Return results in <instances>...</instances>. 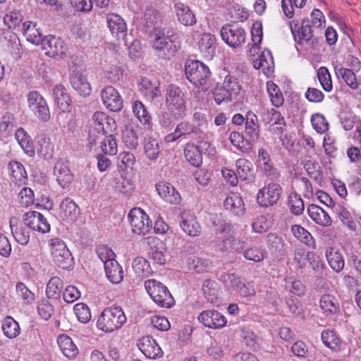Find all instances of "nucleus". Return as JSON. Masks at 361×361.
<instances>
[{
    "mask_svg": "<svg viewBox=\"0 0 361 361\" xmlns=\"http://www.w3.org/2000/svg\"><path fill=\"white\" fill-rule=\"evenodd\" d=\"M311 123L313 128L318 133L323 134L329 130V123L323 114L319 113L313 114Z\"/></svg>",
    "mask_w": 361,
    "mask_h": 361,
    "instance_id": "69168bd1",
    "label": "nucleus"
},
{
    "mask_svg": "<svg viewBox=\"0 0 361 361\" xmlns=\"http://www.w3.org/2000/svg\"><path fill=\"white\" fill-rule=\"evenodd\" d=\"M105 273L107 279L112 283H119L123 278L122 267L116 261H109L104 266Z\"/></svg>",
    "mask_w": 361,
    "mask_h": 361,
    "instance_id": "58836bf2",
    "label": "nucleus"
},
{
    "mask_svg": "<svg viewBox=\"0 0 361 361\" xmlns=\"http://www.w3.org/2000/svg\"><path fill=\"white\" fill-rule=\"evenodd\" d=\"M53 96L55 104L62 111H69L71 99L63 85H56L54 86Z\"/></svg>",
    "mask_w": 361,
    "mask_h": 361,
    "instance_id": "f704fd0d",
    "label": "nucleus"
},
{
    "mask_svg": "<svg viewBox=\"0 0 361 361\" xmlns=\"http://www.w3.org/2000/svg\"><path fill=\"white\" fill-rule=\"evenodd\" d=\"M335 71L336 75L341 77L350 89L358 90V80L352 70L341 67L336 68Z\"/></svg>",
    "mask_w": 361,
    "mask_h": 361,
    "instance_id": "49530a36",
    "label": "nucleus"
},
{
    "mask_svg": "<svg viewBox=\"0 0 361 361\" xmlns=\"http://www.w3.org/2000/svg\"><path fill=\"white\" fill-rule=\"evenodd\" d=\"M317 78L324 91L329 92L332 90L331 77L327 68L324 66L320 67L317 71Z\"/></svg>",
    "mask_w": 361,
    "mask_h": 361,
    "instance_id": "0e129e2a",
    "label": "nucleus"
},
{
    "mask_svg": "<svg viewBox=\"0 0 361 361\" xmlns=\"http://www.w3.org/2000/svg\"><path fill=\"white\" fill-rule=\"evenodd\" d=\"M289 26L296 44L306 46L307 48L314 47L317 44V31L310 25L307 20H302L300 25L294 21H290Z\"/></svg>",
    "mask_w": 361,
    "mask_h": 361,
    "instance_id": "7ed1b4c3",
    "label": "nucleus"
},
{
    "mask_svg": "<svg viewBox=\"0 0 361 361\" xmlns=\"http://www.w3.org/2000/svg\"><path fill=\"white\" fill-rule=\"evenodd\" d=\"M10 228L12 235L16 241L21 245H26L30 241V232L28 226L23 223L13 224L12 221H10Z\"/></svg>",
    "mask_w": 361,
    "mask_h": 361,
    "instance_id": "473e14b6",
    "label": "nucleus"
},
{
    "mask_svg": "<svg viewBox=\"0 0 361 361\" xmlns=\"http://www.w3.org/2000/svg\"><path fill=\"white\" fill-rule=\"evenodd\" d=\"M165 103L174 119L181 116L185 110V94L177 85L168 86L165 93Z\"/></svg>",
    "mask_w": 361,
    "mask_h": 361,
    "instance_id": "39448f33",
    "label": "nucleus"
},
{
    "mask_svg": "<svg viewBox=\"0 0 361 361\" xmlns=\"http://www.w3.org/2000/svg\"><path fill=\"white\" fill-rule=\"evenodd\" d=\"M102 151L108 155H115L118 152L116 138L112 135L105 136L100 143Z\"/></svg>",
    "mask_w": 361,
    "mask_h": 361,
    "instance_id": "052dcab7",
    "label": "nucleus"
},
{
    "mask_svg": "<svg viewBox=\"0 0 361 361\" xmlns=\"http://www.w3.org/2000/svg\"><path fill=\"white\" fill-rule=\"evenodd\" d=\"M122 141L125 146L130 149H136L138 145V136L135 130L131 128H126L122 131Z\"/></svg>",
    "mask_w": 361,
    "mask_h": 361,
    "instance_id": "6e6d98bb",
    "label": "nucleus"
},
{
    "mask_svg": "<svg viewBox=\"0 0 361 361\" xmlns=\"http://www.w3.org/2000/svg\"><path fill=\"white\" fill-rule=\"evenodd\" d=\"M40 44L47 56L56 59L63 58L68 51L65 42L61 38L54 36L44 37Z\"/></svg>",
    "mask_w": 361,
    "mask_h": 361,
    "instance_id": "f8f14e48",
    "label": "nucleus"
},
{
    "mask_svg": "<svg viewBox=\"0 0 361 361\" xmlns=\"http://www.w3.org/2000/svg\"><path fill=\"white\" fill-rule=\"evenodd\" d=\"M307 213L310 219L317 224L328 227L331 225V219L322 207L312 204L307 207Z\"/></svg>",
    "mask_w": 361,
    "mask_h": 361,
    "instance_id": "cd10ccee",
    "label": "nucleus"
},
{
    "mask_svg": "<svg viewBox=\"0 0 361 361\" xmlns=\"http://www.w3.org/2000/svg\"><path fill=\"white\" fill-rule=\"evenodd\" d=\"M176 16L178 22L185 26H192L196 22V17L191 8L182 2H176L174 5Z\"/></svg>",
    "mask_w": 361,
    "mask_h": 361,
    "instance_id": "b1692460",
    "label": "nucleus"
},
{
    "mask_svg": "<svg viewBox=\"0 0 361 361\" xmlns=\"http://www.w3.org/2000/svg\"><path fill=\"white\" fill-rule=\"evenodd\" d=\"M2 330L6 337L14 338L19 335L20 329L16 321L11 317H7L3 322Z\"/></svg>",
    "mask_w": 361,
    "mask_h": 361,
    "instance_id": "603ef678",
    "label": "nucleus"
},
{
    "mask_svg": "<svg viewBox=\"0 0 361 361\" xmlns=\"http://www.w3.org/2000/svg\"><path fill=\"white\" fill-rule=\"evenodd\" d=\"M23 19V16L20 11H13L4 16V22L9 28H16L20 27Z\"/></svg>",
    "mask_w": 361,
    "mask_h": 361,
    "instance_id": "774afa93",
    "label": "nucleus"
},
{
    "mask_svg": "<svg viewBox=\"0 0 361 361\" xmlns=\"http://www.w3.org/2000/svg\"><path fill=\"white\" fill-rule=\"evenodd\" d=\"M143 149L146 157L151 161L156 160L161 152L158 140L152 136H147L145 138Z\"/></svg>",
    "mask_w": 361,
    "mask_h": 361,
    "instance_id": "a19ab883",
    "label": "nucleus"
},
{
    "mask_svg": "<svg viewBox=\"0 0 361 361\" xmlns=\"http://www.w3.org/2000/svg\"><path fill=\"white\" fill-rule=\"evenodd\" d=\"M155 187L159 197L166 202L178 204L181 202L180 195L171 183L161 181L157 183Z\"/></svg>",
    "mask_w": 361,
    "mask_h": 361,
    "instance_id": "a211bd4d",
    "label": "nucleus"
},
{
    "mask_svg": "<svg viewBox=\"0 0 361 361\" xmlns=\"http://www.w3.org/2000/svg\"><path fill=\"white\" fill-rule=\"evenodd\" d=\"M117 165L120 171L131 169L135 163V157L130 152H121L117 158Z\"/></svg>",
    "mask_w": 361,
    "mask_h": 361,
    "instance_id": "bf43d9fd",
    "label": "nucleus"
},
{
    "mask_svg": "<svg viewBox=\"0 0 361 361\" xmlns=\"http://www.w3.org/2000/svg\"><path fill=\"white\" fill-rule=\"evenodd\" d=\"M288 205L290 209L295 215L301 214L305 209L304 202L302 198L297 193H292L288 197Z\"/></svg>",
    "mask_w": 361,
    "mask_h": 361,
    "instance_id": "338daca9",
    "label": "nucleus"
},
{
    "mask_svg": "<svg viewBox=\"0 0 361 361\" xmlns=\"http://www.w3.org/2000/svg\"><path fill=\"white\" fill-rule=\"evenodd\" d=\"M171 31L166 28L156 27L149 36L152 49L164 56L173 55L178 49L173 41Z\"/></svg>",
    "mask_w": 361,
    "mask_h": 361,
    "instance_id": "f03ea898",
    "label": "nucleus"
},
{
    "mask_svg": "<svg viewBox=\"0 0 361 361\" xmlns=\"http://www.w3.org/2000/svg\"><path fill=\"white\" fill-rule=\"evenodd\" d=\"M267 90L272 104L276 107L282 106L284 98L279 87L273 82L269 81L267 83Z\"/></svg>",
    "mask_w": 361,
    "mask_h": 361,
    "instance_id": "864d4df0",
    "label": "nucleus"
},
{
    "mask_svg": "<svg viewBox=\"0 0 361 361\" xmlns=\"http://www.w3.org/2000/svg\"><path fill=\"white\" fill-rule=\"evenodd\" d=\"M63 288V281L57 276L52 277L47 285L46 294L49 298L57 299L60 297Z\"/></svg>",
    "mask_w": 361,
    "mask_h": 361,
    "instance_id": "de8ad7c7",
    "label": "nucleus"
},
{
    "mask_svg": "<svg viewBox=\"0 0 361 361\" xmlns=\"http://www.w3.org/2000/svg\"><path fill=\"white\" fill-rule=\"evenodd\" d=\"M51 256L54 262L63 269L68 268L72 262V257L65 243L60 238L49 240Z\"/></svg>",
    "mask_w": 361,
    "mask_h": 361,
    "instance_id": "1a4fd4ad",
    "label": "nucleus"
},
{
    "mask_svg": "<svg viewBox=\"0 0 361 361\" xmlns=\"http://www.w3.org/2000/svg\"><path fill=\"white\" fill-rule=\"evenodd\" d=\"M213 97L215 102L219 105L224 102H231L236 98L225 87L220 85H217L214 87Z\"/></svg>",
    "mask_w": 361,
    "mask_h": 361,
    "instance_id": "13d9d810",
    "label": "nucleus"
},
{
    "mask_svg": "<svg viewBox=\"0 0 361 361\" xmlns=\"http://www.w3.org/2000/svg\"><path fill=\"white\" fill-rule=\"evenodd\" d=\"M22 32L27 40L35 44H39L42 40V35L37 28V24L31 21L23 23Z\"/></svg>",
    "mask_w": 361,
    "mask_h": 361,
    "instance_id": "e433bc0d",
    "label": "nucleus"
},
{
    "mask_svg": "<svg viewBox=\"0 0 361 361\" xmlns=\"http://www.w3.org/2000/svg\"><path fill=\"white\" fill-rule=\"evenodd\" d=\"M70 80L72 87L80 95L87 96L90 94V85L82 73L78 71H74L71 76Z\"/></svg>",
    "mask_w": 361,
    "mask_h": 361,
    "instance_id": "2f4dec72",
    "label": "nucleus"
},
{
    "mask_svg": "<svg viewBox=\"0 0 361 361\" xmlns=\"http://www.w3.org/2000/svg\"><path fill=\"white\" fill-rule=\"evenodd\" d=\"M305 20H307L310 25L317 32L324 27L326 23L324 15L317 8L312 11L310 18H305Z\"/></svg>",
    "mask_w": 361,
    "mask_h": 361,
    "instance_id": "680f3d73",
    "label": "nucleus"
},
{
    "mask_svg": "<svg viewBox=\"0 0 361 361\" xmlns=\"http://www.w3.org/2000/svg\"><path fill=\"white\" fill-rule=\"evenodd\" d=\"M319 307L324 313L336 314L339 312V303L338 300L332 295H323L319 300Z\"/></svg>",
    "mask_w": 361,
    "mask_h": 361,
    "instance_id": "37998d69",
    "label": "nucleus"
},
{
    "mask_svg": "<svg viewBox=\"0 0 361 361\" xmlns=\"http://www.w3.org/2000/svg\"><path fill=\"white\" fill-rule=\"evenodd\" d=\"M132 110L140 123L145 128H149L152 118L145 105L140 101L136 100L133 102Z\"/></svg>",
    "mask_w": 361,
    "mask_h": 361,
    "instance_id": "ea45409f",
    "label": "nucleus"
},
{
    "mask_svg": "<svg viewBox=\"0 0 361 361\" xmlns=\"http://www.w3.org/2000/svg\"><path fill=\"white\" fill-rule=\"evenodd\" d=\"M221 233L224 235L223 240L219 244V249L222 251L240 250L244 247V242L237 238L235 232L229 225L221 226Z\"/></svg>",
    "mask_w": 361,
    "mask_h": 361,
    "instance_id": "dca6fc26",
    "label": "nucleus"
},
{
    "mask_svg": "<svg viewBox=\"0 0 361 361\" xmlns=\"http://www.w3.org/2000/svg\"><path fill=\"white\" fill-rule=\"evenodd\" d=\"M190 269L197 273L207 271L211 266V262L207 259L192 257L188 259Z\"/></svg>",
    "mask_w": 361,
    "mask_h": 361,
    "instance_id": "e2e57ef3",
    "label": "nucleus"
},
{
    "mask_svg": "<svg viewBox=\"0 0 361 361\" xmlns=\"http://www.w3.org/2000/svg\"><path fill=\"white\" fill-rule=\"evenodd\" d=\"M181 219L180 226L184 233L192 237L200 235L202 228L192 214L184 212L182 213Z\"/></svg>",
    "mask_w": 361,
    "mask_h": 361,
    "instance_id": "412c9836",
    "label": "nucleus"
},
{
    "mask_svg": "<svg viewBox=\"0 0 361 361\" xmlns=\"http://www.w3.org/2000/svg\"><path fill=\"white\" fill-rule=\"evenodd\" d=\"M222 39L233 48L240 47L246 39V33L244 29L238 25H226L221 29Z\"/></svg>",
    "mask_w": 361,
    "mask_h": 361,
    "instance_id": "9b49d317",
    "label": "nucleus"
},
{
    "mask_svg": "<svg viewBox=\"0 0 361 361\" xmlns=\"http://www.w3.org/2000/svg\"><path fill=\"white\" fill-rule=\"evenodd\" d=\"M210 146L207 142H200L198 146L188 143L184 149V155L186 160L193 166L198 167L202 162L200 149H207Z\"/></svg>",
    "mask_w": 361,
    "mask_h": 361,
    "instance_id": "6ab92c4d",
    "label": "nucleus"
},
{
    "mask_svg": "<svg viewBox=\"0 0 361 361\" xmlns=\"http://www.w3.org/2000/svg\"><path fill=\"white\" fill-rule=\"evenodd\" d=\"M57 343L62 353L69 359H73L78 355V348L72 338L66 334H61L57 338Z\"/></svg>",
    "mask_w": 361,
    "mask_h": 361,
    "instance_id": "c756f323",
    "label": "nucleus"
},
{
    "mask_svg": "<svg viewBox=\"0 0 361 361\" xmlns=\"http://www.w3.org/2000/svg\"><path fill=\"white\" fill-rule=\"evenodd\" d=\"M145 288L153 300L159 306L170 308L174 305V299L167 287L156 279H148L145 282Z\"/></svg>",
    "mask_w": 361,
    "mask_h": 361,
    "instance_id": "20e7f679",
    "label": "nucleus"
},
{
    "mask_svg": "<svg viewBox=\"0 0 361 361\" xmlns=\"http://www.w3.org/2000/svg\"><path fill=\"white\" fill-rule=\"evenodd\" d=\"M92 122L93 126L99 133H107L116 128L114 119L109 118L106 114L101 111L94 113Z\"/></svg>",
    "mask_w": 361,
    "mask_h": 361,
    "instance_id": "aec40b11",
    "label": "nucleus"
},
{
    "mask_svg": "<svg viewBox=\"0 0 361 361\" xmlns=\"http://www.w3.org/2000/svg\"><path fill=\"white\" fill-rule=\"evenodd\" d=\"M224 80L223 86L225 87L232 94L237 97L241 90V86L239 85L238 78L226 71L223 73Z\"/></svg>",
    "mask_w": 361,
    "mask_h": 361,
    "instance_id": "5fc2aeb1",
    "label": "nucleus"
},
{
    "mask_svg": "<svg viewBox=\"0 0 361 361\" xmlns=\"http://www.w3.org/2000/svg\"><path fill=\"white\" fill-rule=\"evenodd\" d=\"M202 290L208 302L212 304H216L219 302L220 286L217 282L214 280L207 279L202 283Z\"/></svg>",
    "mask_w": 361,
    "mask_h": 361,
    "instance_id": "c9c22d12",
    "label": "nucleus"
},
{
    "mask_svg": "<svg viewBox=\"0 0 361 361\" xmlns=\"http://www.w3.org/2000/svg\"><path fill=\"white\" fill-rule=\"evenodd\" d=\"M139 90L147 99L153 100L161 95L159 83L148 78H142L138 84Z\"/></svg>",
    "mask_w": 361,
    "mask_h": 361,
    "instance_id": "393cba45",
    "label": "nucleus"
},
{
    "mask_svg": "<svg viewBox=\"0 0 361 361\" xmlns=\"http://www.w3.org/2000/svg\"><path fill=\"white\" fill-rule=\"evenodd\" d=\"M197 319L205 327L213 329H221L227 323L226 318L221 312L214 310L202 312Z\"/></svg>",
    "mask_w": 361,
    "mask_h": 361,
    "instance_id": "2eb2a0df",
    "label": "nucleus"
},
{
    "mask_svg": "<svg viewBox=\"0 0 361 361\" xmlns=\"http://www.w3.org/2000/svg\"><path fill=\"white\" fill-rule=\"evenodd\" d=\"M245 133L250 139L254 142L259 137V124L257 116L252 111H248L245 118Z\"/></svg>",
    "mask_w": 361,
    "mask_h": 361,
    "instance_id": "79ce46f5",
    "label": "nucleus"
},
{
    "mask_svg": "<svg viewBox=\"0 0 361 361\" xmlns=\"http://www.w3.org/2000/svg\"><path fill=\"white\" fill-rule=\"evenodd\" d=\"M322 341L323 343L331 350H338L341 343L340 338L334 330L326 329L322 333Z\"/></svg>",
    "mask_w": 361,
    "mask_h": 361,
    "instance_id": "8fccbe9b",
    "label": "nucleus"
},
{
    "mask_svg": "<svg viewBox=\"0 0 361 361\" xmlns=\"http://www.w3.org/2000/svg\"><path fill=\"white\" fill-rule=\"evenodd\" d=\"M224 205L226 209L229 210L235 215L241 216L245 212V205L242 197L237 193H232L224 200Z\"/></svg>",
    "mask_w": 361,
    "mask_h": 361,
    "instance_id": "72a5a7b5",
    "label": "nucleus"
},
{
    "mask_svg": "<svg viewBox=\"0 0 361 361\" xmlns=\"http://www.w3.org/2000/svg\"><path fill=\"white\" fill-rule=\"evenodd\" d=\"M236 172L243 180H249L252 178V164L250 161L240 158L235 161Z\"/></svg>",
    "mask_w": 361,
    "mask_h": 361,
    "instance_id": "a18cd8bd",
    "label": "nucleus"
},
{
    "mask_svg": "<svg viewBox=\"0 0 361 361\" xmlns=\"http://www.w3.org/2000/svg\"><path fill=\"white\" fill-rule=\"evenodd\" d=\"M14 127V116L8 113L4 114L0 119V135L2 137H8L11 135Z\"/></svg>",
    "mask_w": 361,
    "mask_h": 361,
    "instance_id": "3c124183",
    "label": "nucleus"
},
{
    "mask_svg": "<svg viewBox=\"0 0 361 361\" xmlns=\"http://www.w3.org/2000/svg\"><path fill=\"white\" fill-rule=\"evenodd\" d=\"M8 170L11 180L18 185H24L27 180V172L24 166L17 161H11L8 164Z\"/></svg>",
    "mask_w": 361,
    "mask_h": 361,
    "instance_id": "c85d7f7f",
    "label": "nucleus"
},
{
    "mask_svg": "<svg viewBox=\"0 0 361 361\" xmlns=\"http://www.w3.org/2000/svg\"><path fill=\"white\" fill-rule=\"evenodd\" d=\"M132 267L134 272L140 277H147L152 272V269L147 260L141 257H137L133 259Z\"/></svg>",
    "mask_w": 361,
    "mask_h": 361,
    "instance_id": "09e8293b",
    "label": "nucleus"
},
{
    "mask_svg": "<svg viewBox=\"0 0 361 361\" xmlns=\"http://www.w3.org/2000/svg\"><path fill=\"white\" fill-rule=\"evenodd\" d=\"M29 109L35 117L42 122H47L50 117V110L46 99L37 91H32L27 94Z\"/></svg>",
    "mask_w": 361,
    "mask_h": 361,
    "instance_id": "0eeeda50",
    "label": "nucleus"
},
{
    "mask_svg": "<svg viewBox=\"0 0 361 361\" xmlns=\"http://www.w3.org/2000/svg\"><path fill=\"white\" fill-rule=\"evenodd\" d=\"M60 216L68 221H73L79 214V208L76 203L71 198L64 199L59 207Z\"/></svg>",
    "mask_w": 361,
    "mask_h": 361,
    "instance_id": "7c9ffc66",
    "label": "nucleus"
},
{
    "mask_svg": "<svg viewBox=\"0 0 361 361\" xmlns=\"http://www.w3.org/2000/svg\"><path fill=\"white\" fill-rule=\"evenodd\" d=\"M108 27L115 37L123 36L127 31V25L124 20L118 14L111 13L106 15Z\"/></svg>",
    "mask_w": 361,
    "mask_h": 361,
    "instance_id": "bb28decb",
    "label": "nucleus"
},
{
    "mask_svg": "<svg viewBox=\"0 0 361 361\" xmlns=\"http://www.w3.org/2000/svg\"><path fill=\"white\" fill-rule=\"evenodd\" d=\"M54 175L58 184L63 189L68 188L73 178L68 166L62 161H58L54 167Z\"/></svg>",
    "mask_w": 361,
    "mask_h": 361,
    "instance_id": "5701e85b",
    "label": "nucleus"
},
{
    "mask_svg": "<svg viewBox=\"0 0 361 361\" xmlns=\"http://www.w3.org/2000/svg\"><path fill=\"white\" fill-rule=\"evenodd\" d=\"M102 103L111 111L118 112L123 106V99L113 86L105 87L101 92Z\"/></svg>",
    "mask_w": 361,
    "mask_h": 361,
    "instance_id": "ddd939ff",
    "label": "nucleus"
},
{
    "mask_svg": "<svg viewBox=\"0 0 361 361\" xmlns=\"http://www.w3.org/2000/svg\"><path fill=\"white\" fill-rule=\"evenodd\" d=\"M326 257L330 267L336 272H339L344 267V259L341 252L334 249L330 248L326 252Z\"/></svg>",
    "mask_w": 361,
    "mask_h": 361,
    "instance_id": "c03bdc74",
    "label": "nucleus"
},
{
    "mask_svg": "<svg viewBox=\"0 0 361 361\" xmlns=\"http://www.w3.org/2000/svg\"><path fill=\"white\" fill-rule=\"evenodd\" d=\"M185 73L187 79L197 87L205 85L211 75L208 66L197 60L187 61Z\"/></svg>",
    "mask_w": 361,
    "mask_h": 361,
    "instance_id": "423d86ee",
    "label": "nucleus"
},
{
    "mask_svg": "<svg viewBox=\"0 0 361 361\" xmlns=\"http://www.w3.org/2000/svg\"><path fill=\"white\" fill-rule=\"evenodd\" d=\"M198 47L200 52L205 58L212 59L216 49L215 36L211 33H204L198 42Z\"/></svg>",
    "mask_w": 361,
    "mask_h": 361,
    "instance_id": "a878e982",
    "label": "nucleus"
},
{
    "mask_svg": "<svg viewBox=\"0 0 361 361\" xmlns=\"http://www.w3.org/2000/svg\"><path fill=\"white\" fill-rule=\"evenodd\" d=\"M128 218L134 233L145 235L149 232L152 222L143 209L137 207L130 209Z\"/></svg>",
    "mask_w": 361,
    "mask_h": 361,
    "instance_id": "9d476101",
    "label": "nucleus"
},
{
    "mask_svg": "<svg viewBox=\"0 0 361 361\" xmlns=\"http://www.w3.org/2000/svg\"><path fill=\"white\" fill-rule=\"evenodd\" d=\"M126 321V316L121 307L112 305L103 310L98 317L97 326L102 331L112 333L120 329Z\"/></svg>",
    "mask_w": 361,
    "mask_h": 361,
    "instance_id": "f257e3e1",
    "label": "nucleus"
},
{
    "mask_svg": "<svg viewBox=\"0 0 361 361\" xmlns=\"http://www.w3.org/2000/svg\"><path fill=\"white\" fill-rule=\"evenodd\" d=\"M267 251L257 246L250 247L243 251L244 257L246 259L254 262H262L264 259L267 257Z\"/></svg>",
    "mask_w": 361,
    "mask_h": 361,
    "instance_id": "4d7b16f0",
    "label": "nucleus"
},
{
    "mask_svg": "<svg viewBox=\"0 0 361 361\" xmlns=\"http://www.w3.org/2000/svg\"><path fill=\"white\" fill-rule=\"evenodd\" d=\"M139 350L149 359L161 358L164 352L156 340L151 336H145L137 341Z\"/></svg>",
    "mask_w": 361,
    "mask_h": 361,
    "instance_id": "4468645a",
    "label": "nucleus"
},
{
    "mask_svg": "<svg viewBox=\"0 0 361 361\" xmlns=\"http://www.w3.org/2000/svg\"><path fill=\"white\" fill-rule=\"evenodd\" d=\"M15 137L25 154L30 157L35 154L34 145L32 139L23 128H19L16 130Z\"/></svg>",
    "mask_w": 361,
    "mask_h": 361,
    "instance_id": "4c0bfd02",
    "label": "nucleus"
},
{
    "mask_svg": "<svg viewBox=\"0 0 361 361\" xmlns=\"http://www.w3.org/2000/svg\"><path fill=\"white\" fill-rule=\"evenodd\" d=\"M222 280L225 284L238 291L241 295L247 297L255 293L252 286H247L242 283L239 278L234 274H226L222 276Z\"/></svg>",
    "mask_w": 361,
    "mask_h": 361,
    "instance_id": "4be33fe9",
    "label": "nucleus"
},
{
    "mask_svg": "<svg viewBox=\"0 0 361 361\" xmlns=\"http://www.w3.org/2000/svg\"><path fill=\"white\" fill-rule=\"evenodd\" d=\"M25 224L29 228L42 233H47L50 231V224L47 219L39 212L31 211L24 216Z\"/></svg>",
    "mask_w": 361,
    "mask_h": 361,
    "instance_id": "f3484780",
    "label": "nucleus"
},
{
    "mask_svg": "<svg viewBox=\"0 0 361 361\" xmlns=\"http://www.w3.org/2000/svg\"><path fill=\"white\" fill-rule=\"evenodd\" d=\"M283 192L280 184L270 183L261 188L257 195V202L261 207H269L277 204Z\"/></svg>",
    "mask_w": 361,
    "mask_h": 361,
    "instance_id": "6e6552de",
    "label": "nucleus"
}]
</instances>
